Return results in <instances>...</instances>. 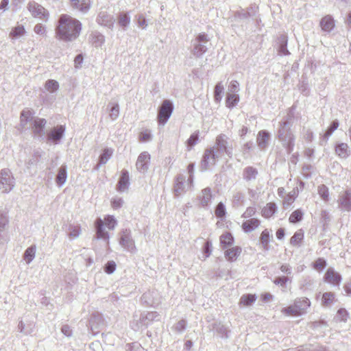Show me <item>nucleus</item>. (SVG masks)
<instances>
[{"label":"nucleus","instance_id":"obj_23","mask_svg":"<svg viewBox=\"0 0 351 351\" xmlns=\"http://www.w3.org/2000/svg\"><path fill=\"white\" fill-rule=\"evenodd\" d=\"M73 8L80 11L82 13H86L90 8V0H71Z\"/></svg>","mask_w":351,"mask_h":351},{"label":"nucleus","instance_id":"obj_46","mask_svg":"<svg viewBox=\"0 0 351 351\" xmlns=\"http://www.w3.org/2000/svg\"><path fill=\"white\" fill-rule=\"evenodd\" d=\"M199 131H195L190 136L189 139L186 141V143L187 146V149L189 151L191 150L192 147L197 143L199 141Z\"/></svg>","mask_w":351,"mask_h":351},{"label":"nucleus","instance_id":"obj_2","mask_svg":"<svg viewBox=\"0 0 351 351\" xmlns=\"http://www.w3.org/2000/svg\"><path fill=\"white\" fill-rule=\"evenodd\" d=\"M82 26L79 20L66 14H61L55 29L56 37L64 42L75 40L80 34Z\"/></svg>","mask_w":351,"mask_h":351},{"label":"nucleus","instance_id":"obj_13","mask_svg":"<svg viewBox=\"0 0 351 351\" xmlns=\"http://www.w3.org/2000/svg\"><path fill=\"white\" fill-rule=\"evenodd\" d=\"M150 154L147 152H143L138 156L136 167L137 170L141 173H145L150 162Z\"/></svg>","mask_w":351,"mask_h":351},{"label":"nucleus","instance_id":"obj_17","mask_svg":"<svg viewBox=\"0 0 351 351\" xmlns=\"http://www.w3.org/2000/svg\"><path fill=\"white\" fill-rule=\"evenodd\" d=\"M324 279L326 282L339 286L341 281V276L333 268L330 267L326 270Z\"/></svg>","mask_w":351,"mask_h":351},{"label":"nucleus","instance_id":"obj_38","mask_svg":"<svg viewBox=\"0 0 351 351\" xmlns=\"http://www.w3.org/2000/svg\"><path fill=\"white\" fill-rule=\"evenodd\" d=\"M26 33L25 29L23 25H19L14 28L10 33V37L12 40L17 39Z\"/></svg>","mask_w":351,"mask_h":351},{"label":"nucleus","instance_id":"obj_7","mask_svg":"<svg viewBox=\"0 0 351 351\" xmlns=\"http://www.w3.org/2000/svg\"><path fill=\"white\" fill-rule=\"evenodd\" d=\"M160 319V315L156 311L144 313L141 315L139 322L136 324V326L134 325V322L132 323V327L134 330H137L143 326L147 327L152 322L159 321Z\"/></svg>","mask_w":351,"mask_h":351},{"label":"nucleus","instance_id":"obj_30","mask_svg":"<svg viewBox=\"0 0 351 351\" xmlns=\"http://www.w3.org/2000/svg\"><path fill=\"white\" fill-rule=\"evenodd\" d=\"M156 295L157 293L155 291H149L142 295L141 300L143 303L148 306H154V304H158V301L155 298V295Z\"/></svg>","mask_w":351,"mask_h":351},{"label":"nucleus","instance_id":"obj_44","mask_svg":"<svg viewBox=\"0 0 351 351\" xmlns=\"http://www.w3.org/2000/svg\"><path fill=\"white\" fill-rule=\"evenodd\" d=\"M303 215L304 213L302 210L301 209H297L291 214L289 221L291 223H297L302 219Z\"/></svg>","mask_w":351,"mask_h":351},{"label":"nucleus","instance_id":"obj_34","mask_svg":"<svg viewBox=\"0 0 351 351\" xmlns=\"http://www.w3.org/2000/svg\"><path fill=\"white\" fill-rule=\"evenodd\" d=\"M241 252V248L236 246L225 251V257L229 261H234Z\"/></svg>","mask_w":351,"mask_h":351},{"label":"nucleus","instance_id":"obj_1","mask_svg":"<svg viewBox=\"0 0 351 351\" xmlns=\"http://www.w3.org/2000/svg\"><path fill=\"white\" fill-rule=\"evenodd\" d=\"M223 156L232 157V145L228 137L221 134L217 136L215 145L204 151L200 163L201 171H206L215 165L217 159Z\"/></svg>","mask_w":351,"mask_h":351},{"label":"nucleus","instance_id":"obj_29","mask_svg":"<svg viewBox=\"0 0 351 351\" xmlns=\"http://www.w3.org/2000/svg\"><path fill=\"white\" fill-rule=\"evenodd\" d=\"M67 179V167L65 165H62L58 169V172L56 178V182L58 186H62L66 182Z\"/></svg>","mask_w":351,"mask_h":351},{"label":"nucleus","instance_id":"obj_60","mask_svg":"<svg viewBox=\"0 0 351 351\" xmlns=\"http://www.w3.org/2000/svg\"><path fill=\"white\" fill-rule=\"evenodd\" d=\"M116 263L113 261H108L104 267V271L108 274H112L116 269Z\"/></svg>","mask_w":351,"mask_h":351},{"label":"nucleus","instance_id":"obj_45","mask_svg":"<svg viewBox=\"0 0 351 351\" xmlns=\"http://www.w3.org/2000/svg\"><path fill=\"white\" fill-rule=\"evenodd\" d=\"M223 86L221 82H218L215 87L214 90V98L217 103H219L222 99V95L223 93Z\"/></svg>","mask_w":351,"mask_h":351},{"label":"nucleus","instance_id":"obj_18","mask_svg":"<svg viewBox=\"0 0 351 351\" xmlns=\"http://www.w3.org/2000/svg\"><path fill=\"white\" fill-rule=\"evenodd\" d=\"M130 186V176L129 172L127 170H123L121 171V176L119 179L117 190L119 192L125 191Z\"/></svg>","mask_w":351,"mask_h":351},{"label":"nucleus","instance_id":"obj_63","mask_svg":"<svg viewBox=\"0 0 351 351\" xmlns=\"http://www.w3.org/2000/svg\"><path fill=\"white\" fill-rule=\"evenodd\" d=\"M295 201V197L293 195L288 194L283 200V206L285 209H287Z\"/></svg>","mask_w":351,"mask_h":351},{"label":"nucleus","instance_id":"obj_36","mask_svg":"<svg viewBox=\"0 0 351 351\" xmlns=\"http://www.w3.org/2000/svg\"><path fill=\"white\" fill-rule=\"evenodd\" d=\"M109 117L114 121L117 119L119 115V105L117 101H110L108 104Z\"/></svg>","mask_w":351,"mask_h":351},{"label":"nucleus","instance_id":"obj_62","mask_svg":"<svg viewBox=\"0 0 351 351\" xmlns=\"http://www.w3.org/2000/svg\"><path fill=\"white\" fill-rule=\"evenodd\" d=\"M284 313L287 315H300L296 309L295 304L291 305L287 308H284L282 311Z\"/></svg>","mask_w":351,"mask_h":351},{"label":"nucleus","instance_id":"obj_5","mask_svg":"<svg viewBox=\"0 0 351 351\" xmlns=\"http://www.w3.org/2000/svg\"><path fill=\"white\" fill-rule=\"evenodd\" d=\"M15 178L8 168L0 171V190L2 193H8L15 186Z\"/></svg>","mask_w":351,"mask_h":351},{"label":"nucleus","instance_id":"obj_10","mask_svg":"<svg viewBox=\"0 0 351 351\" xmlns=\"http://www.w3.org/2000/svg\"><path fill=\"white\" fill-rule=\"evenodd\" d=\"M27 9L33 17H37L45 21L48 19L49 12L35 1H30L27 5Z\"/></svg>","mask_w":351,"mask_h":351},{"label":"nucleus","instance_id":"obj_19","mask_svg":"<svg viewBox=\"0 0 351 351\" xmlns=\"http://www.w3.org/2000/svg\"><path fill=\"white\" fill-rule=\"evenodd\" d=\"M36 117H34L33 113L29 110H23L21 112V117H20V126L22 130H25L27 128V124L30 123V125H32V123L34 121V119Z\"/></svg>","mask_w":351,"mask_h":351},{"label":"nucleus","instance_id":"obj_57","mask_svg":"<svg viewBox=\"0 0 351 351\" xmlns=\"http://www.w3.org/2000/svg\"><path fill=\"white\" fill-rule=\"evenodd\" d=\"M123 204V200L121 197H114L111 199V206L113 209L120 208Z\"/></svg>","mask_w":351,"mask_h":351},{"label":"nucleus","instance_id":"obj_52","mask_svg":"<svg viewBox=\"0 0 351 351\" xmlns=\"http://www.w3.org/2000/svg\"><path fill=\"white\" fill-rule=\"evenodd\" d=\"M8 224V211L4 209H0V228L6 229Z\"/></svg>","mask_w":351,"mask_h":351},{"label":"nucleus","instance_id":"obj_3","mask_svg":"<svg viewBox=\"0 0 351 351\" xmlns=\"http://www.w3.org/2000/svg\"><path fill=\"white\" fill-rule=\"evenodd\" d=\"M294 108L289 109L287 114L278 122L276 136L285 148L288 154H291L295 146V136L291 130L294 118Z\"/></svg>","mask_w":351,"mask_h":351},{"label":"nucleus","instance_id":"obj_25","mask_svg":"<svg viewBox=\"0 0 351 351\" xmlns=\"http://www.w3.org/2000/svg\"><path fill=\"white\" fill-rule=\"evenodd\" d=\"M261 223L259 219L252 218L245 221L242 224V228L246 233L250 232L257 228Z\"/></svg>","mask_w":351,"mask_h":351},{"label":"nucleus","instance_id":"obj_4","mask_svg":"<svg viewBox=\"0 0 351 351\" xmlns=\"http://www.w3.org/2000/svg\"><path fill=\"white\" fill-rule=\"evenodd\" d=\"M210 45V38L204 33L198 34L193 40V54L197 57H202L208 49Z\"/></svg>","mask_w":351,"mask_h":351},{"label":"nucleus","instance_id":"obj_16","mask_svg":"<svg viewBox=\"0 0 351 351\" xmlns=\"http://www.w3.org/2000/svg\"><path fill=\"white\" fill-rule=\"evenodd\" d=\"M95 227L96 231V238L97 239H103L108 242L110 236L104 228V220L101 218H97L95 221Z\"/></svg>","mask_w":351,"mask_h":351},{"label":"nucleus","instance_id":"obj_48","mask_svg":"<svg viewBox=\"0 0 351 351\" xmlns=\"http://www.w3.org/2000/svg\"><path fill=\"white\" fill-rule=\"evenodd\" d=\"M68 236L71 239H76L77 238L81 232V228L79 225L74 226V225H69L68 228Z\"/></svg>","mask_w":351,"mask_h":351},{"label":"nucleus","instance_id":"obj_27","mask_svg":"<svg viewBox=\"0 0 351 351\" xmlns=\"http://www.w3.org/2000/svg\"><path fill=\"white\" fill-rule=\"evenodd\" d=\"M294 304L299 314L301 315L309 308L311 302L306 298H300L295 301Z\"/></svg>","mask_w":351,"mask_h":351},{"label":"nucleus","instance_id":"obj_53","mask_svg":"<svg viewBox=\"0 0 351 351\" xmlns=\"http://www.w3.org/2000/svg\"><path fill=\"white\" fill-rule=\"evenodd\" d=\"M304 239V234L302 232H296L291 237L290 239V243L293 245H299Z\"/></svg>","mask_w":351,"mask_h":351},{"label":"nucleus","instance_id":"obj_50","mask_svg":"<svg viewBox=\"0 0 351 351\" xmlns=\"http://www.w3.org/2000/svg\"><path fill=\"white\" fill-rule=\"evenodd\" d=\"M46 90L50 93H54L59 88V84L56 80H48L45 84Z\"/></svg>","mask_w":351,"mask_h":351},{"label":"nucleus","instance_id":"obj_20","mask_svg":"<svg viewBox=\"0 0 351 351\" xmlns=\"http://www.w3.org/2000/svg\"><path fill=\"white\" fill-rule=\"evenodd\" d=\"M319 25L322 31L329 33L335 26V20L331 15H326L321 19Z\"/></svg>","mask_w":351,"mask_h":351},{"label":"nucleus","instance_id":"obj_11","mask_svg":"<svg viewBox=\"0 0 351 351\" xmlns=\"http://www.w3.org/2000/svg\"><path fill=\"white\" fill-rule=\"evenodd\" d=\"M89 329L93 335H97L104 326V319L101 314L98 312L93 313L89 319Z\"/></svg>","mask_w":351,"mask_h":351},{"label":"nucleus","instance_id":"obj_37","mask_svg":"<svg viewBox=\"0 0 351 351\" xmlns=\"http://www.w3.org/2000/svg\"><path fill=\"white\" fill-rule=\"evenodd\" d=\"M279 47L278 53L280 55L287 56L290 53L287 49V38L286 36L282 35L278 38Z\"/></svg>","mask_w":351,"mask_h":351},{"label":"nucleus","instance_id":"obj_12","mask_svg":"<svg viewBox=\"0 0 351 351\" xmlns=\"http://www.w3.org/2000/svg\"><path fill=\"white\" fill-rule=\"evenodd\" d=\"M47 124V121L45 119L36 117L34 119V121L32 123L31 128L32 130L33 133L35 136L44 139L45 138V132L44 129Z\"/></svg>","mask_w":351,"mask_h":351},{"label":"nucleus","instance_id":"obj_9","mask_svg":"<svg viewBox=\"0 0 351 351\" xmlns=\"http://www.w3.org/2000/svg\"><path fill=\"white\" fill-rule=\"evenodd\" d=\"M119 244L128 252H135L134 241L132 238L131 231L129 229H124L121 231Z\"/></svg>","mask_w":351,"mask_h":351},{"label":"nucleus","instance_id":"obj_31","mask_svg":"<svg viewBox=\"0 0 351 351\" xmlns=\"http://www.w3.org/2000/svg\"><path fill=\"white\" fill-rule=\"evenodd\" d=\"M185 177L183 175H178L174 185V193L176 196H179L184 191Z\"/></svg>","mask_w":351,"mask_h":351},{"label":"nucleus","instance_id":"obj_35","mask_svg":"<svg viewBox=\"0 0 351 351\" xmlns=\"http://www.w3.org/2000/svg\"><path fill=\"white\" fill-rule=\"evenodd\" d=\"M234 243V237L230 232H226L220 236V244L223 249L231 246Z\"/></svg>","mask_w":351,"mask_h":351},{"label":"nucleus","instance_id":"obj_55","mask_svg":"<svg viewBox=\"0 0 351 351\" xmlns=\"http://www.w3.org/2000/svg\"><path fill=\"white\" fill-rule=\"evenodd\" d=\"M318 193L324 201L328 199V189L325 185L322 184L318 186Z\"/></svg>","mask_w":351,"mask_h":351},{"label":"nucleus","instance_id":"obj_28","mask_svg":"<svg viewBox=\"0 0 351 351\" xmlns=\"http://www.w3.org/2000/svg\"><path fill=\"white\" fill-rule=\"evenodd\" d=\"M339 125V123L338 120H334L331 122L329 127L327 128L326 131L322 136L321 139V145H323V143H326L329 137L332 135V134L338 128Z\"/></svg>","mask_w":351,"mask_h":351},{"label":"nucleus","instance_id":"obj_39","mask_svg":"<svg viewBox=\"0 0 351 351\" xmlns=\"http://www.w3.org/2000/svg\"><path fill=\"white\" fill-rule=\"evenodd\" d=\"M113 154V150L110 148H106L103 151V153L99 156V164L97 167V169L99 168V167L102 165L106 164L108 160L111 158Z\"/></svg>","mask_w":351,"mask_h":351},{"label":"nucleus","instance_id":"obj_32","mask_svg":"<svg viewBox=\"0 0 351 351\" xmlns=\"http://www.w3.org/2000/svg\"><path fill=\"white\" fill-rule=\"evenodd\" d=\"M278 210V206L274 202H269L262 209V215L265 218L273 216Z\"/></svg>","mask_w":351,"mask_h":351},{"label":"nucleus","instance_id":"obj_15","mask_svg":"<svg viewBox=\"0 0 351 351\" xmlns=\"http://www.w3.org/2000/svg\"><path fill=\"white\" fill-rule=\"evenodd\" d=\"M97 23L109 29H112L114 23V17L105 11H101L97 17Z\"/></svg>","mask_w":351,"mask_h":351},{"label":"nucleus","instance_id":"obj_6","mask_svg":"<svg viewBox=\"0 0 351 351\" xmlns=\"http://www.w3.org/2000/svg\"><path fill=\"white\" fill-rule=\"evenodd\" d=\"M173 110V104L167 99L162 101L158 108L157 119L159 125H164L170 118Z\"/></svg>","mask_w":351,"mask_h":351},{"label":"nucleus","instance_id":"obj_22","mask_svg":"<svg viewBox=\"0 0 351 351\" xmlns=\"http://www.w3.org/2000/svg\"><path fill=\"white\" fill-rule=\"evenodd\" d=\"M336 154L341 158H347L350 156L351 152L349 146L346 143H338L335 147Z\"/></svg>","mask_w":351,"mask_h":351},{"label":"nucleus","instance_id":"obj_51","mask_svg":"<svg viewBox=\"0 0 351 351\" xmlns=\"http://www.w3.org/2000/svg\"><path fill=\"white\" fill-rule=\"evenodd\" d=\"M104 225L109 229L113 230L117 224V221L114 216L108 215L104 218Z\"/></svg>","mask_w":351,"mask_h":351},{"label":"nucleus","instance_id":"obj_8","mask_svg":"<svg viewBox=\"0 0 351 351\" xmlns=\"http://www.w3.org/2000/svg\"><path fill=\"white\" fill-rule=\"evenodd\" d=\"M65 130V126L62 125L53 127L47 134V141L53 145L59 144L64 136Z\"/></svg>","mask_w":351,"mask_h":351},{"label":"nucleus","instance_id":"obj_59","mask_svg":"<svg viewBox=\"0 0 351 351\" xmlns=\"http://www.w3.org/2000/svg\"><path fill=\"white\" fill-rule=\"evenodd\" d=\"M186 328V321L184 319L180 320L173 326L174 330L178 332H182Z\"/></svg>","mask_w":351,"mask_h":351},{"label":"nucleus","instance_id":"obj_58","mask_svg":"<svg viewBox=\"0 0 351 351\" xmlns=\"http://www.w3.org/2000/svg\"><path fill=\"white\" fill-rule=\"evenodd\" d=\"M212 243L210 241L208 240L205 242L204 247H203V252L204 254V259L208 258L212 252Z\"/></svg>","mask_w":351,"mask_h":351},{"label":"nucleus","instance_id":"obj_64","mask_svg":"<svg viewBox=\"0 0 351 351\" xmlns=\"http://www.w3.org/2000/svg\"><path fill=\"white\" fill-rule=\"evenodd\" d=\"M34 31L36 34L45 36L46 35L47 30L45 26L41 23H38L34 26Z\"/></svg>","mask_w":351,"mask_h":351},{"label":"nucleus","instance_id":"obj_41","mask_svg":"<svg viewBox=\"0 0 351 351\" xmlns=\"http://www.w3.org/2000/svg\"><path fill=\"white\" fill-rule=\"evenodd\" d=\"M36 254V246L35 245H31L30 247H27L24 254H23V258L26 261L27 264H29L35 258Z\"/></svg>","mask_w":351,"mask_h":351},{"label":"nucleus","instance_id":"obj_49","mask_svg":"<svg viewBox=\"0 0 351 351\" xmlns=\"http://www.w3.org/2000/svg\"><path fill=\"white\" fill-rule=\"evenodd\" d=\"M256 300V296L253 294H245L241 296L240 299V304L244 306H250L254 303Z\"/></svg>","mask_w":351,"mask_h":351},{"label":"nucleus","instance_id":"obj_26","mask_svg":"<svg viewBox=\"0 0 351 351\" xmlns=\"http://www.w3.org/2000/svg\"><path fill=\"white\" fill-rule=\"evenodd\" d=\"M211 189L209 187L204 189L198 195V199L202 206H207L211 199Z\"/></svg>","mask_w":351,"mask_h":351},{"label":"nucleus","instance_id":"obj_54","mask_svg":"<svg viewBox=\"0 0 351 351\" xmlns=\"http://www.w3.org/2000/svg\"><path fill=\"white\" fill-rule=\"evenodd\" d=\"M215 215L218 218H223L226 214V206L222 202H219L215 208Z\"/></svg>","mask_w":351,"mask_h":351},{"label":"nucleus","instance_id":"obj_21","mask_svg":"<svg viewBox=\"0 0 351 351\" xmlns=\"http://www.w3.org/2000/svg\"><path fill=\"white\" fill-rule=\"evenodd\" d=\"M258 175V169L252 166L246 167L243 170V178L247 182L254 181Z\"/></svg>","mask_w":351,"mask_h":351},{"label":"nucleus","instance_id":"obj_61","mask_svg":"<svg viewBox=\"0 0 351 351\" xmlns=\"http://www.w3.org/2000/svg\"><path fill=\"white\" fill-rule=\"evenodd\" d=\"M326 266V261L324 258H319L313 263V267L317 270H322Z\"/></svg>","mask_w":351,"mask_h":351},{"label":"nucleus","instance_id":"obj_40","mask_svg":"<svg viewBox=\"0 0 351 351\" xmlns=\"http://www.w3.org/2000/svg\"><path fill=\"white\" fill-rule=\"evenodd\" d=\"M239 101V95L234 93H228L226 99V105L229 108H234Z\"/></svg>","mask_w":351,"mask_h":351},{"label":"nucleus","instance_id":"obj_33","mask_svg":"<svg viewBox=\"0 0 351 351\" xmlns=\"http://www.w3.org/2000/svg\"><path fill=\"white\" fill-rule=\"evenodd\" d=\"M90 39L92 45L95 47H101L105 41L104 35L99 32H93L90 35Z\"/></svg>","mask_w":351,"mask_h":351},{"label":"nucleus","instance_id":"obj_56","mask_svg":"<svg viewBox=\"0 0 351 351\" xmlns=\"http://www.w3.org/2000/svg\"><path fill=\"white\" fill-rule=\"evenodd\" d=\"M289 280V278L288 276H278L274 279V283L276 285H279L283 288H285Z\"/></svg>","mask_w":351,"mask_h":351},{"label":"nucleus","instance_id":"obj_24","mask_svg":"<svg viewBox=\"0 0 351 351\" xmlns=\"http://www.w3.org/2000/svg\"><path fill=\"white\" fill-rule=\"evenodd\" d=\"M270 138V134L267 130H261L257 135L256 142L258 146L264 149L267 147L268 141Z\"/></svg>","mask_w":351,"mask_h":351},{"label":"nucleus","instance_id":"obj_14","mask_svg":"<svg viewBox=\"0 0 351 351\" xmlns=\"http://www.w3.org/2000/svg\"><path fill=\"white\" fill-rule=\"evenodd\" d=\"M338 205L343 211H351V190H346L341 193L338 199Z\"/></svg>","mask_w":351,"mask_h":351},{"label":"nucleus","instance_id":"obj_43","mask_svg":"<svg viewBox=\"0 0 351 351\" xmlns=\"http://www.w3.org/2000/svg\"><path fill=\"white\" fill-rule=\"evenodd\" d=\"M335 294L332 292H326L322 295V305L324 306H330L335 301Z\"/></svg>","mask_w":351,"mask_h":351},{"label":"nucleus","instance_id":"obj_47","mask_svg":"<svg viewBox=\"0 0 351 351\" xmlns=\"http://www.w3.org/2000/svg\"><path fill=\"white\" fill-rule=\"evenodd\" d=\"M130 17L128 13H121L118 17V23L124 29L129 25Z\"/></svg>","mask_w":351,"mask_h":351},{"label":"nucleus","instance_id":"obj_42","mask_svg":"<svg viewBox=\"0 0 351 351\" xmlns=\"http://www.w3.org/2000/svg\"><path fill=\"white\" fill-rule=\"evenodd\" d=\"M260 241L265 250H269V241H270V234L269 231L265 229L264 230L260 237Z\"/></svg>","mask_w":351,"mask_h":351}]
</instances>
